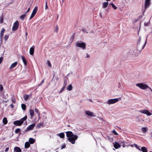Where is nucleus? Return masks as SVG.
Segmentation results:
<instances>
[{"instance_id":"7c9ffc66","label":"nucleus","mask_w":152,"mask_h":152,"mask_svg":"<svg viewBox=\"0 0 152 152\" xmlns=\"http://www.w3.org/2000/svg\"><path fill=\"white\" fill-rule=\"evenodd\" d=\"M134 146L138 149L139 151H140L141 149H140V146H139L136 144H134Z\"/></svg>"},{"instance_id":"423d86ee","label":"nucleus","mask_w":152,"mask_h":152,"mask_svg":"<svg viewBox=\"0 0 152 152\" xmlns=\"http://www.w3.org/2000/svg\"><path fill=\"white\" fill-rule=\"evenodd\" d=\"M76 46L77 47L82 48L83 49H85L86 48V44L84 42H77L76 44Z\"/></svg>"},{"instance_id":"5fc2aeb1","label":"nucleus","mask_w":152,"mask_h":152,"mask_svg":"<svg viewBox=\"0 0 152 152\" xmlns=\"http://www.w3.org/2000/svg\"><path fill=\"white\" fill-rule=\"evenodd\" d=\"M30 7H29L28 9V10L25 13H27V12H28L30 10Z\"/></svg>"},{"instance_id":"0e129e2a","label":"nucleus","mask_w":152,"mask_h":152,"mask_svg":"<svg viewBox=\"0 0 152 152\" xmlns=\"http://www.w3.org/2000/svg\"><path fill=\"white\" fill-rule=\"evenodd\" d=\"M74 36L73 35V39H74Z\"/></svg>"},{"instance_id":"c9c22d12","label":"nucleus","mask_w":152,"mask_h":152,"mask_svg":"<svg viewBox=\"0 0 152 152\" xmlns=\"http://www.w3.org/2000/svg\"><path fill=\"white\" fill-rule=\"evenodd\" d=\"M35 111L36 113H38V115H40L39 113V110L38 109H37V108H35Z\"/></svg>"},{"instance_id":"a18cd8bd","label":"nucleus","mask_w":152,"mask_h":152,"mask_svg":"<svg viewBox=\"0 0 152 152\" xmlns=\"http://www.w3.org/2000/svg\"><path fill=\"white\" fill-rule=\"evenodd\" d=\"M3 59V58L1 57L0 58V64L2 62Z\"/></svg>"},{"instance_id":"2eb2a0df","label":"nucleus","mask_w":152,"mask_h":152,"mask_svg":"<svg viewBox=\"0 0 152 152\" xmlns=\"http://www.w3.org/2000/svg\"><path fill=\"white\" fill-rule=\"evenodd\" d=\"M85 113L88 116H92L93 115V113L88 110L86 111Z\"/></svg>"},{"instance_id":"58836bf2","label":"nucleus","mask_w":152,"mask_h":152,"mask_svg":"<svg viewBox=\"0 0 152 152\" xmlns=\"http://www.w3.org/2000/svg\"><path fill=\"white\" fill-rule=\"evenodd\" d=\"M12 101L13 103H15L16 102V100L15 98H12Z\"/></svg>"},{"instance_id":"72a5a7b5","label":"nucleus","mask_w":152,"mask_h":152,"mask_svg":"<svg viewBox=\"0 0 152 152\" xmlns=\"http://www.w3.org/2000/svg\"><path fill=\"white\" fill-rule=\"evenodd\" d=\"M26 16V15L25 14H24L20 17V18L22 20H24V18Z\"/></svg>"},{"instance_id":"473e14b6","label":"nucleus","mask_w":152,"mask_h":152,"mask_svg":"<svg viewBox=\"0 0 152 152\" xmlns=\"http://www.w3.org/2000/svg\"><path fill=\"white\" fill-rule=\"evenodd\" d=\"M20 131V128H17L15 130V133L16 134L18 133Z\"/></svg>"},{"instance_id":"49530a36","label":"nucleus","mask_w":152,"mask_h":152,"mask_svg":"<svg viewBox=\"0 0 152 152\" xmlns=\"http://www.w3.org/2000/svg\"><path fill=\"white\" fill-rule=\"evenodd\" d=\"M141 41V38L140 37L139 39L138 42H137V44H140V42Z\"/></svg>"},{"instance_id":"864d4df0","label":"nucleus","mask_w":152,"mask_h":152,"mask_svg":"<svg viewBox=\"0 0 152 152\" xmlns=\"http://www.w3.org/2000/svg\"><path fill=\"white\" fill-rule=\"evenodd\" d=\"M66 85H67V83L65 82V81H64L63 86H64L65 87H66Z\"/></svg>"},{"instance_id":"c03bdc74","label":"nucleus","mask_w":152,"mask_h":152,"mask_svg":"<svg viewBox=\"0 0 152 152\" xmlns=\"http://www.w3.org/2000/svg\"><path fill=\"white\" fill-rule=\"evenodd\" d=\"M5 31V29L4 28H3L1 31V32L2 33H4V32Z\"/></svg>"},{"instance_id":"09e8293b","label":"nucleus","mask_w":152,"mask_h":152,"mask_svg":"<svg viewBox=\"0 0 152 152\" xmlns=\"http://www.w3.org/2000/svg\"><path fill=\"white\" fill-rule=\"evenodd\" d=\"M3 18H1L0 20V22L1 23H3Z\"/></svg>"},{"instance_id":"13d9d810","label":"nucleus","mask_w":152,"mask_h":152,"mask_svg":"<svg viewBox=\"0 0 152 152\" xmlns=\"http://www.w3.org/2000/svg\"><path fill=\"white\" fill-rule=\"evenodd\" d=\"M126 145L124 143L123 144V145H122V146L123 147H124L126 146Z\"/></svg>"},{"instance_id":"ea45409f","label":"nucleus","mask_w":152,"mask_h":152,"mask_svg":"<svg viewBox=\"0 0 152 152\" xmlns=\"http://www.w3.org/2000/svg\"><path fill=\"white\" fill-rule=\"evenodd\" d=\"M47 64H48V66H49L51 67V63H50V61L49 60H48L47 61Z\"/></svg>"},{"instance_id":"69168bd1","label":"nucleus","mask_w":152,"mask_h":152,"mask_svg":"<svg viewBox=\"0 0 152 152\" xmlns=\"http://www.w3.org/2000/svg\"><path fill=\"white\" fill-rule=\"evenodd\" d=\"M119 86H121V84L120 83H119Z\"/></svg>"},{"instance_id":"4468645a","label":"nucleus","mask_w":152,"mask_h":152,"mask_svg":"<svg viewBox=\"0 0 152 152\" xmlns=\"http://www.w3.org/2000/svg\"><path fill=\"white\" fill-rule=\"evenodd\" d=\"M17 64V62H15L12 63L10 67V69H12L14 68V67H15Z\"/></svg>"},{"instance_id":"603ef678","label":"nucleus","mask_w":152,"mask_h":152,"mask_svg":"<svg viewBox=\"0 0 152 152\" xmlns=\"http://www.w3.org/2000/svg\"><path fill=\"white\" fill-rule=\"evenodd\" d=\"M9 150V148H7L5 150V152H7Z\"/></svg>"},{"instance_id":"bf43d9fd","label":"nucleus","mask_w":152,"mask_h":152,"mask_svg":"<svg viewBox=\"0 0 152 152\" xmlns=\"http://www.w3.org/2000/svg\"><path fill=\"white\" fill-rule=\"evenodd\" d=\"M90 57V55H88V54H87V57L88 58H89Z\"/></svg>"},{"instance_id":"3c124183","label":"nucleus","mask_w":152,"mask_h":152,"mask_svg":"<svg viewBox=\"0 0 152 152\" xmlns=\"http://www.w3.org/2000/svg\"><path fill=\"white\" fill-rule=\"evenodd\" d=\"M10 106H11L12 108L13 109L14 108V105L12 104H11L10 105Z\"/></svg>"},{"instance_id":"a211bd4d","label":"nucleus","mask_w":152,"mask_h":152,"mask_svg":"<svg viewBox=\"0 0 152 152\" xmlns=\"http://www.w3.org/2000/svg\"><path fill=\"white\" fill-rule=\"evenodd\" d=\"M21 57L24 64L25 65H26L27 64V62L25 58L23 56H21Z\"/></svg>"},{"instance_id":"a878e982","label":"nucleus","mask_w":152,"mask_h":152,"mask_svg":"<svg viewBox=\"0 0 152 152\" xmlns=\"http://www.w3.org/2000/svg\"><path fill=\"white\" fill-rule=\"evenodd\" d=\"M3 124L5 125L7 124L8 121L6 118H4L3 119Z\"/></svg>"},{"instance_id":"20e7f679","label":"nucleus","mask_w":152,"mask_h":152,"mask_svg":"<svg viewBox=\"0 0 152 152\" xmlns=\"http://www.w3.org/2000/svg\"><path fill=\"white\" fill-rule=\"evenodd\" d=\"M38 10V7L35 6L34 9L29 20H31L35 15Z\"/></svg>"},{"instance_id":"2f4dec72","label":"nucleus","mask_w":152,"mask_h":152,"mask_svg":"<svg viewBox=\"0 0 152 152\" xmlns=\"http://www.w3.org/2000/svg\"><path fill=\"white\" fill-rule=\"evenodd\" d=\"M110 5L112 6V7L114 9L116 10L117 9V7L113 3L110 4Z\"/></svg>"},{"instance_id":"aec40b11","label":"nucleus","mask_w":152,"mask_h":152,"mask_svg":"<svg viewBox=\"0 0 152 152\" xmlns=\"http://www.w3.org/2000/svg\"><path fill=\"white\" fill-rule=\"evenodd\" d=\"M27 118V115H25L24 117L21 118L20 121L21 122V123L23 124L24 121L26 120Z\"/></svg>"},{"instance_id":"e433bc0d","label":"nucleus","mask_w":152,"mask_h":152,"mask_svg":"<svg viewBox=\"0 0 152 152\" xmlns=\"http://www.w3.org/2000/svg\"><path fill=\"white\" fill-rule=\"evenodd\" d=\"M65 87L64 86H63L62 88H61V90L59 91V93H61L64 90Z\"/></svg>"},{"instance_id":"f03ea898","label":"nucleus","mask_w":152,"mask_h":152,"mask_svg":"<svg viewBox=\"0 0 152 152\" xmlns=\"http://www.w3.org/2000/svg\"><path fill=\"white\" fill-rule=\"evenodd\" d=\"M78 136L77 135H74L73 137L68 138V140L72 144H74L75 142V140L78 138Z\"/></svg>"},{"instance_id":"052dcab7","label":"nucleus","mask_w":152,"mask_h":152,"mask_svg":"<svg viewBox=\"0 0 152 152\" xmlns=\"http://www.w3.org/2000/svg\"><path fill=\"white\" fill-rule=\"evenodd\" d=\"M152 92V89L149 87V88H148Z\"/></svg>"},{"instance_id":"6e6552de","label":"nucleus","mask_w":152,"mask_h":152,"mask_svg":"<svg viewBox=\"0 0 152 152\" xmlns=\"http://www.w3.org/2000/svg\"><path fill=\"white\" fill-rule=\"evenodd\" d=\"M139 112L143 114H146L148 115H152V113L147 110H141L139 111Z\"/></svg>"},{"instance_id":"79ce46f5","label":"nucleus","mask_w":152,"mask_h":152,"mask_svg":"<svg viewBox=\"0 0 152 152\" xmlns=\"http://www.w3.org/2000/svg\"><path fill=\"white\" fill-rule=\"evenodd\" d=\"M48 8V6L47 5V1L45 0V9H47Z\"/></svg>"},{"instance_id":"f3484780","label":"nucleus","mask_w":152,"mask_h":152,"mask_svg":"<svg viewBox=\"0 0 152 152\" xmlns=\"http://www.w3.org/2000/svg\"><path fill=\"white\" fill-rule=\"evenodd\" d=\"M30 112V115L31 117V118H32L33 117L34 115V110L33 109H30L29 110Z\"/></svg>"},{"instance_id":"b1692460","label":"nucleus","mask_w":152,"mask_h":152,"mask_svg":"<svg viewBox=\"0 0 152 152\" xmlns=\"http://www.w3.org/2000/svg\"><path fill=\"white\" fill-rule=\"evenodd\" d=\"M30 146V143L27 142H25V147L26 148H28Z\"/></svg>"},{"instance_id":"de8ad7c7","label":"nucleus","mask_w":152,"mask_h":152,"mask_svg":"<svg viewBox=\"0 0 152 152\" xmlns=\"http://www.w3.org/2000/svg\"><path fill=\"white\" fill-rule=\"evenodd\" d=\"M44 80H45V79H44L41 82L39 85H42L44 83Z\"/></svg>"},{"instance_id":"f257e3e1","label":"nucleus","mask_w":152,"mask_h":152,"mask_svg":"<svg viewBox=\"0 0 152 152\" xmlns=\"http://www.w3.org/2000/svg\"><path fill=\"white\" fill-rule=\"evenodd\" d=\"M136 86L137 87H139L141 89L145 90L148 88H149V87L146 84H144L143 83H138L136 84Z\"/></svg>"},{"instance_id":"37998d69","label":"nucleus","mask_w":152,"mask_h":152,"mask_svg":"<svg viewBox=\"0 0 152 152\" xmlns=\"http://www.w3.org/2000/svg\"><path fill=\"white\" fill-rule=\"evenodd\" d=\"M66 145L65 144H63V145L62 146H61V149H63V148H65V147H66Z\"/></svg>"},{"instance_id":"c756f323","label":"nucleus","mask_w":152,"mask_h":152,"mask_svg":"<svg viewBox=\"0 0 152 152\" xmlns=\"http://www.w3.org/2000/svg\"><path fill=\"white\" fill-rule=\"evenodd\" d=\"M9 35H5L4 37V39L5 41H6L9 38Z\"/></svg>"},{"instance_id":"f8f14e48","label":"nucleus","mask_w":152,"mask_h":152,"mask_svg":"<svg viewBox=\"0 0 152 152\" xmlns=\"http://www.w3.org/2000/svg\"><path fill=\"white\" fill-rule=\"evenodd\" d=\"M35 47L34 46H33L30 48L29 53L31 55H32L34 54Z\"/></svg>"},{"instance_id":"0eeeda50","label":"nucleus","mask_w":152,"mask_h":152,"mask_svg":"<svg viewBox=\"0 0 152 152\" xmlns=\"http://www.w3.org/2000/svg\"><path fill=\"white\" fill-rule=\"evenodd\" d=\"M35 126V124H33L30 125L25 130L26 132H27L29 130H32L34 128Z\"/></svg>"},{"instance_id":"412c9836","label":"nucleus","mask_w":152,"mask_h":152,"mask_svg":"<svg viewBox=\"0 0 152 152\" xmlns=\"http://www.w3.org/2000/svg\"><path fill=\"white\" fill-rule=\"evenodd\" d=\"M58 136H59L61 138H64L65 137V135L64 133L61 132L60 134H57Z\"/></svg>"},{"instance_id":"5701e85b","label":"nucleus","mask_w":152,"mask_h":152,"mask_svg":"<svg viewBox=\"0 0 152 152\" xmlns=\"http://www.w3.org/2000/svg\"><path fill=\"white\" fill-rule=\"evenodd\" d=\"M108 1L104 2L103 3V8H104L107 7L108 5Z\"/></svg>"},{"instance_id":"f704fd0d","label":"nucleus","mask_w":152,"mask_h":152,"mask_svg":"<svg viewBox=\"0 0 152 152\" xmlns=\"http://www.w3.org/2000/svg\"><path fill=\"white\" fill-rule=\"evenodd\" d=\"M58 26L57 25L56 26L54 30L57 33L58 31Z\"/></svg>"},{"instance_id":"6ab92c4d","label":"nucleus","mask_w":152,"mask_h":152,"mask_svg":"<svg viewBox=\"0 0 152 152\" xmlns=\"http://www.w3.org/2000/svg\"><path fill=\"white\" fill-rule=\"evenodd\" d=\"M140 151L142 152H148V150L145 147H142L141 148Z\"/></svg>"},{"instance_id":"e2e57ef3","label":"nucleus","mask_w":152,"mask_h":152,"mask_svg":"<svg viewBox=\"0 0 152 152\" xmlns=\"http://www.w3.org/2000/svg\"><path fill=\"white\" fill-rule=\"evenodd\" d=\"M64 0H62V1L63 3L64 2Z\"/></svg>"},{"instance_id":"8fccbe9b","label":"nucleus","mask_w":152,"mask_h":152,"mask_svg":"<svg viewBox=\"0 0 152 152\" xmlns=\"http://www.w3.org/2000/svg\"><path fill=\"white\" fill-rule=\"evenodd\" d=\"M4 35V33H2L1 32L0 33V37H3Z\"/></svg>"},{"instance_id":"ddd939ff","label":"nucleus","mask_w":152,"mask_h":152,"mask_svg":"<svg viewBox=\"0 0 152 152\" xmlns=\"http://www.w3.org/2000/svg\"><path fill=\"white\" fill-rule=\"evenodd\" d=\"M121 146V145L117 142H115L114 144V147L116 149L120 148Z\"/></svg>"},{"instance_id":"c85d7f7f","label":"nucleus","mask_w":152,"mask_h":152,"mask_svg":"<svg viewBox=\"0 0 152 152\" xmlns=\"http://www.w3.org/2000/svg\"><path fill=\"white\" fill-rule=\"evenodd\" d=\"M72 88V86L71 84L69 85L67 88V89L69 91H71Z\"/></svg>"},{"instance_id":"7ed1b4c3","label":"nucleus","mask_w":152,"mask_h":152,"mask_svg":"<svg viewBox=\"0 0 152 152\" xmlns=\"http://www.w3.org/2000/svg\"><path fill=\"white\" fill-rule=\"evenodd\" d=\"M19 26V22L17 20L13 24V26L12 27V31L16 30L18 28Z\"/></svg>"},{"instance_id":"4c0bfd02","label":"nucleus","mask_w":152,"mask_h":152,"mask_svg":"<svg viewBox=\"0 0 152 152\" xmlns=\"http://www.w3.org/2000/svg\"><path fill=\"white\" fill-rule=\"evenodd\" d=\"M112 132L114 135H117L118 134L115 130H114Z\"/></svg>"},{"instance_id":"680f3d73","label":"nucleus","mask_w":152,"mask_h":152,"mask_svg":"<svg viewBox=\"0 0 152 152\" xmlns=\"http://www.w3.org/2000/svg\"><path fill=\"white\" fill-rule=\"evenodd\" d=\"M27 34H28L27 32H26V36H27Z\"/></svg>"},{"instance_id":"a19ab883","label":"nucleus","mask_w":152,"mask_h":152,"mask_svg":"<svg viewBox=\"0 0 152 152\" xmlns=\"http://www.w3.org/2000/svg\"><path fill=\"white\" fill-rule=\"evenodd\" d=\"M3 87L0 84V91H2L3 90Z\"/></svg>"},{"instance_id":"4be33fe9","label":"nucleus","mask_w":152,"mask_h":152,"mask_svg":"<svg viewBox=\"0 0 152 152\" xmlns=\"http://www.w3.org/2000/svg\"><path fill=\"white\" fill-rule=\"evenodd\" d=\"M29 143L31 144H33L35 142V140L32 138H30L29 140Z\"/></svg>"},{"instance_id":"cd10ccee","label":"nucleus","mask_w":152,"mask_h":152,"mask_svg":"<svg viewBox=\"0 0 152 152\" xmlns=\"http://www.w3.org/2000/svg\"><path fill=\"white\" fill-rule=\"evenodd\" d=\"M29 97V96L27 94H26L23 96L24 99L25 101H27Z\"/></svg>"},{"instance_id":"1a4fd4ad","label":"nucleus","mask_w":152,"mask_h":152,"mask_svg":"<svg viewBox=\"0 0 152 152\" xmlns=\"http://www.w3.org/2000/svg\"><path fill=\"white\" fill-rule=\"evenodd\" d=\"M150 0H145V9H146L148 7L150 6Z\"/></svg>"},{"instance_id":"4d7b16f0","label":"nucleus","mask_w":152,"mask_h":152,"mask_svg":"<svg viewBox=\"0 0 152 152\" xmlns=\"http://www.w3.org/2000/svg\"><path fill=\"white\" fill-rule=\"evenodd\" d=\"M144 25H145V26H146L148 25V24L147 23H144Z\"/></svg>"},{"instance_id":"774afa93","label":"nucleus","mask_w":152,"mask_h":152,"mask_svg":"<svg viewBox=\"0 0 152 152\" xmlns=\"http://www.w3.org/2000/svg\"><path fill=\"white\" fill-rule=\"evenodd\" d=\"M150 152H152V151H150Z\"/></svg>"},{"instance_id":"338daca9","label":"nucleus","mask_w":152,"mask_h":152,"mask_svg":"<svg viewBox=\"0 0 152 152\" xmlns=\"http://www.w3.org/2000/svg\"><path fill=\"white\" fill-rule=\"evenodd\" d=\"M40 124V125H42V124H41V123H40V124Z\"/></svg>"},{"instance_id":"9b49d317","label":"nucleus","mask_w":152,"mask_h":152,"mask_svg":"<svg viewBox=\"0 0 152 152\" xmlns=\"http://www.w3.org/2000/svg\"><path fill=\"white\" fill-rule=\"evenodd\" d=\"M66 137L69 138L72 137H73L74 134L71 131H68L66 132Z\"/></svg>"},{"instance_id":"9d476101","label":"nucleus","mask_w":152,"mask_h":152,"mask_svg":"<svg viewBox=\"0 0 152 152\" xmlns=\"http://www.w3.org/2000/svg\"><path fill=\"white\" fill-rule=\"evenodd\" d=\"M13 124L14 125L19 126H21L22 124L21 123V122L20 120H16L14 121Z\"/></svg>"},{"instance_id":"393cba45","label":"nucleus","mask_w":152,"mask_h":152,"mask_svg":"<svg viewBox=\"0 0 152 152\" xmlns=\"http://www.w3.org/2000/svg\"><path fill=\"white\" fill-rule=\"evenodd\" d=\"M148 128L147 127H143L142 128L141 130L143 133H146L147 131Z\"/></svg>"},{"instance_id":"6e6d98bb","label":"nucleus","mask_w":152,"mask_h":152,"mask_svg":"<svg viewBox=\"0 0 152 152\" xmlns=\"http://www.w3.org/2000/svg\"><path fill=\"white\" fill-rule=\"evenodd\" d=\"M2 39H3V37H0V41L1 42H2Z\"/></svg>"},{"instance_id":"dca6fc26","label":"nucleus","mask_w":152,"mask_h":152,"mask_svg":"<svg viewBox=\"0 0 152 152\" xmlns=\"http://www.w3.org/2000/svg\"><path fill=\"white\" fill-rule=\"evenodd\" d=\"M14 151L16 152H21V150L19 147H15L14 148Z\"/></svg>"},{"instance_id":"bb28decb","label":"nucleus","mask_w":152,"mask_h":152,"mask_svg":"<svg viewBox=\"0 0 152 152\" xmlns=\"http://www.w3.org/2000/svg\"><path fill=\"white\" fill-rule=\"evenodd\" d=\"M21 107L22 109L24 110H26V106L25 104H22L21 105Z\"/></svg>"},{"instance_id":"39448f33","label":"nucleus","mask_w":152,"mask_h":152,"mask_svg":"<svg viewBox=\"0 0 152 152\" xmlns=\"http://www.w3.org/2000/svg\"><path fill=\"white\" fill-rule=\"evenodd\" d=\"M118 101V99L115 98L114 99H109L107 102V103L108 104H111L115 103Z\"/></svg>"}]
</instances>
